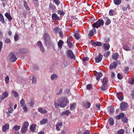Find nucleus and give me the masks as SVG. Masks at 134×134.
Returning a JSON list of instances; mask_svg holds the SVG:
<instances>
[{"label":"nucleus","instance_id":"6ab92c4d","mask_svg":"<svg viewBox=\"0 0 134 134\" xmlns=\"http://www.w3.org/2000/svg\"><path fill=\"white\" fill-rule=\"evenodd\" d=\"M48 122V120L46 118H44L42 119L40 121V125H43L44 124L47 123Z\"/></svg>","mask_w":134,"mask_h":134},{"label":"nucleus","instance_id":"de8ad7c7","mask_svg":"<svg viewBox=\"0 0 134 134\" xmlns=\"http://www.w3.org/2000/svg\"><path fill=\"white\" fill-rule=\"evenodd\" d=\"M20 104L21 106L23 107L24 105L25 104V101L24 99H22L20 101Z\"/></svg>","mask_w":134,"mask_h":134},{"label":"nucleus","instance_id":"9d476101","mask_svg":"<svg viewBox=\"0 0 134 134\" xmlns=\"http://www.w3.org/2000/svg\"><path fill=\"white\" fill-rule=\"evenodd\" d=\"M38 110L41 113L43 114H45L47 113V111L46 110L41 107L39 108L38 109Z\"/></svg>","mask_w":134,"mask_h":134},{"label":"nucleus","instance_id":"cd10ccee","mask_svg":"<svg viewBox=\"0 0 134 134\" xmlns=\"http://www.w3.org/2000/svg\"><path fill=\"white\" fill-rule=\"evenodd\" d=\"M5 15L7 18L8 19L9 21H10L11 20L12 18L10 14L8 13H6L5 14Z\"/></svg>","mask_w":134,"mask_h":134},{"label":"nucleus","instance_id":"5701e85b","mask_svg":"<svg viewBox=\"0 0 134 134\" xmlns=\"http://www.w3.org/2000/svg\"><path fill=\"white\" fill-rule=\"evenodd\" d=\"M108 87L107 84H102V86L100 87L101 90L102 91H105L107 89Z\"/></svg>","mask_w":134,"mask_h":134},{"label":"nucleus","instance_id":"a878e982","mask_svg":"<svg viewBox=\"0 0 134 134\" xmlns=\"http://www.w3.org/2000/svg\"><path fill=\"white\" fill-rule=\"evenodd\" d=\"M91 106V104L90 102H86L84 103L83 106L86 108H88Z\"/></svg>","mask_w":134,"mask_h":134},{"label":"nucleus","instance_id":"f8f14e48","mask_svg":"<svg viewBox=\"0 0 134 134\" xmlns=\"http://www.w3.org/2000/svg\"><path fill=\"white\" fill-rule=\"evenodd\" d=\"M8 96V92L7 91H5L3 93L2 96L1 98V100H3L7 97Z\"/></svg>","mask_w":134,"mask_h":134},{"label":"nucleus","instance_id":"72a5a7b5","mask_svg":"<svg viewBox=\"0 0 134 134\" xmlns=\"http://www.w3.org/2000/svg\"><path fill=\"white\" fill-rule=\"evenodd\" d=\"M124 116V114L122 113H121L119 115H117L116 116V119L119 120L121 118H122V117H123Z\"/></svg>","mask_w":134,"mask_h":134},{"label":"nucleus","instance_id":"f704fd0d","mask_svg":"<svg viewBox=\"0 0 134 134\" xmlns=\"http://www.w3.org/2000/svg\"><path fill=\"white\" fill-rule=\"evenodd\" d=\"M67 42L68 43V46L70 48H71L72 47V43L70 42V39L68 38L67 41Z\"/></svg>","mask_w":134,"mask_h":134},{"label":"nucleus","instance_id":"3c124183","mask_svg":"<svg viewBox=\"0 0 134 134\" xmlns=\"http://www.w3.org/2000/svg\"><path fill=\"white\" fill-rule=\"evenodd\" d=\"M63 90L62 88H60L59 89V91L56 94L57 95H60L62 93Z\"/></svg>","mask_w":134,"mask_h":134},{"label":"nucleus","instance_id":"6e6552de","mask_svg":"<svg viewBox=\"0 0 134 134\" xmlns=\"http://www.w3.org/2000/svg\"><path fill=\"white\" fill-rule=\"evenodd\" d=\"M37 44L41 52H44V49L41 42L40 41L38 42Z\"/></svg>","mask_w":134,"mask_h":134},{"label":"nucleus","instance_id":"2eb2a0df","mask_svg":"<svg viewBox=\"0 0 134 134\" xmlns=\"http://www.w3.org/2000/svg\"><path fill=\"white\" fill-rule=\"evenodd\" d=\"M9 124L8 123L5 124L2 127L3 131V132H5L9 129Z\"/></svg>","mask_w":134,"mask_h":134},{"label":"nucleus","instance_id":"2f4dec72","mask_svg":"<svg viewBox=\"0 0 134 134\" xmlns=\"http://www.w3.org/2000/svg\"><path fill=\"white\" fill-rule=\"evenodd\" d=\"M70 113V111L67 110L65 111H63L61 114L62 115H65L68 116Z\"/></svg>","mask_w":134,"mask_h":134},{"label":"nucleus","instance_id":"a19ab883","mask_svg":"<svg viewBox=\"0 0 134 134\" xmlns=\"http://www.w3.org/2000/svg\"><path fill=\"white\" fill-rule=\"evenodd\" d=\"M23 109L24 112L26 113L28 111V109L25 105L23 106Z\"/></svg>","mask_w":134,"mask_h":134},{"label":"nucleus","instance_id":"c9c22d12","mask_svg":"<svg viewBox=\"0 0 134 134\" xmlns=\"http://www.w3.org/2000/svg\"><path fill=\"white\" fill-rule=\"evenodd\" d=\"M0 21L3 24L5 22L3 16L2 14L0 13Z\"/></svg>","mask_w":134,"mask_h":134},{"label":"nucleus","instance_id":"37998d69","mask_svg":"<svg viewBox=\"0 0 134 134\" xmlns=\"http://www.w3.org/2000/svg\"><path fill=\"white\" fill-rule=\"evenodd\" d=\"M12 94L15 97H17L18 95V93L17 92L14 91H12Z\"/></svg>","mask_w":134,"mask_h":134},{"label":"nucleus","instance_id":"473e14b6","mask_svg":"<svg viewBox=\"0 0 134 134\" xmlns=\"http://www.w3.org/2000/svg\"><path fill=\"white\" fill-rule=\"evenodd\" d=\"M36 125L35 124H34L32 125L30 127V130L31 131L34 132L35 130Z\"/></svg>","mask_w":134,"mask_h":134},{"label":"nucleus","instance_id":"680f3d73","mask_svg":"<svg viewBox=\"0 0 134 134\" xmlns=\"http://www.w3.org/2000/svg\"><path fill=\"white\" fill-rule=\"evenodd\" d=\"M117 77L119 79H122L123 78V76L122 75L119 73L118 74Z\"/></svg>","mask_w":134,"mask_h":134},{"label":"nucleus","instance_id":"49530a36","mask_svg":"<svg viewBox=\"0 0 134 134\" xmlns=\"http://www.w3.org/2000/svg\"><path fill=\"white\" fill-rule=\"evenodd\" d=\"M110 20L107 18V21L105 24V25L106 26L108 25L110 23Z\"/></svg>","mask_w":134,"mask_h":134},{"label":"nucleus","instance_id":"b1692460","mask_svg":"<svg viewBox=\"0 0 134 134\" xmlns=\"http://www.w3.org/2000/svg\"><path fill=\"white\" fill-rule=\"evenodd\" d=\"M103 48L105 50H108L110 47V46L109 44L104 43L103 46Z\"/></svg>","mask_w":134,"mask_h":134},{"label":"nucleus","instance_id":"7ed1b4c3","mask_svg":"<svg viewBox=\"0 0 134 134\" xmlns=\"http://www.w3.org/2000/svg\"><path fill=\"white\" fill-rule=\"evenodd\" d=\"M104 23L103 21L101 19H99L97 21L94 23L92 25L93 27L98 28L100 26H102Z\"/></svg>","mask_w":134,"mask_h":134},{"label":"nucleus","instance_id":"dca6fc26","mask_svg":"<svg viewBox=\"0 0 134 134\" xmlns=\"http://www.w3.org/2000/svg\"><path fill=\"white\" fill-rule=\"evenodd\" d=\"M28 105L31 106H33L34 104V99L32 98H30L29 101L28 102Z\"/></svg>","mask_w":134,"mask_h":134},{"label":"nucleus","instance_id":"c03bdc74","mask_svg":"<svg viewBox=\"0 0 134 134\" xmlns=\"http://www.w3.org/2000/svg\"><path fill=\"white\" fill-rule=\"evenodd\" d=\"M20 126L15 125L13 127V129L15 130H18L20 129Z\"/></svg>","mask_w":134,"mask_h":134},{"label":"nucleus","instance_id":"f257e3e1","mask_svg":"<svg viewBox=\"0 0 134 134\" xmlns=\"http://www.w3.org/2000/svg\"><path fill=\"white\" fill-rule=\"evenodd\" d=\"M68 103L67 99L66 98L62 97L58 100H55L54 104L56 108H58L59 106L61 108H64Z\"/></svg>","mask_w":134,"mask_h":134},{"label":"nucleus","instance_id":"052dcab7","mask_svg":"<svg viewBox=\"0 0 134 134\" xmlns=\"http://www.w3.org/2000/svg\"><path fill=\"white\" fill-rule=\"evenodd\" d=\"M60 30V29L58 27H57L54 30V32L55 33L58 32Z\"/></svg>","mask_w":134,"mask_h":134},{"label":"nucleus","instance_id":"ddd939ff","mask_svg":"<svg viewBox=\"0 0 134 134\" xmlns=\"http://www.w3.org/2000/svg\"><path fill=\"white\" fill-rule=\"evenodd\" d=\"M119 55L117 53H113L112 55V58L113 59L116 60L119 58Z\"/></svg>","mask_w":134,"mask_h":134},{"label":"nucleus","instance_id":"603ef678","mask_svg":"<svg viewBox=\"0 0 134 134\" xmlns=\"http://www.w3.org/2000/svg\"><path fill=\"white\" fill-rule=\"evenodd\" d=\"M87 89L88 90H90L92 88V85L91 84H89L86 85Z\"/></svg>","mask_w":134,"mask_h":134},{"label":"nucleus","instance_id":"864d4df0","mask_svg":"<svg viewBox=\"0 0 134 134\" xmlns=\"http://www.w3.org/2000/svg\"><path fill=\"white\" fill-rule=\"evenodd\" d=\"M110 124L111 126L113 125L114 124V121L113 118H111L109 120Z\"/></svg>","mask_w":134,"mask_h":134},{"label":"nucleus","instance_id":"c756f323","mask_svg":"<svg viewBox=\"0 0 134 134\" xmlns=\"http://www.w3.org/2000/svg\"><path fill=\"white\" fill-rule=\"evenodd\" d=\"M13 109L12 108H9L8 109V111L7 113V115L8 116H10V114L12 113Z\"/></svg>","mask_w":134,"mask_h":134},{"label":"nucleus","instance_id":"393cba45","mask_svg":"<svg viewBox=\"0 0 134 134\" xmlns=\"http://www.w3.org/2000/svg\"><path fill=\"white\" fill-rule=\"evenodd\" d=\"M28 50L25 48H21L19 50V52L21 53H24L28 52Z\"/></svg>","mask_w":134,"mask_h":134},{"label":"nucleus","instance_id":"e433bc0d","mask_svg":"<svg viewBox=\"0 0 134 134\" xmlns=\"http://www.w3.org/2000/svg\"><path fill=\"white\" fill-rule=\"evenodd\" d=\"M76 104L75 103H73L70 104V108L71 110H74L76 107Z\"/></svg>","mask_w":134,"mask_h":134},{"label":"nucleus","instance_id":"0eeeda50","mask_svg":"<svg viewBox=\"0 0 134 134\" xmlns=\"http://www.w3.org/2000/svg\"><path fill=\"white\" fill-rule=\"evenodd\" d=\"M68 56L71 59H74L75 58V55L73 54L72 51L71 50L68 51L67 52Z\"/></svg>","mask_w":134,"mask_h":134},{"label":"nucleus","instance_id":"4c0bfd02","mask_svg":"<svg viewBox=\"0 0 134 134\" xmlns=\"http://www.w3.org/2000/svg\"><path fill=\"white\" fill-rule=\"evenodd\" d=\"M102 84H107L108 83L107 79L106 77L104 78L102 80Z\"/></svg>","mask_w":134,"mask_h":134},{"label":"nucleus","instance_id":"4468645a","mask_svg":"<svg viewBox=\"0 0 134 134\" xmlns=\"http://www.w3.org/2000/svg\"><path fill=\"white\" fill-rule=\"evenodd\" d=\"M117 97L118 99L120 101H122L123 99V96L122 95L121 92H118L117 93Z\"/></svg>","mask_w":134,"mask_h":134},{"label":"nucleus","instance_id":"f03ea898","mask_svg":"<svg viewBox=\"0 0 134 134\" xmlns=\"http://www.w3.org/2000/svg\"><path fill=\"white\" fill-rule=\"evenodd\" d=\"M43 37L44 42L46 45L48 47H54V44L51 40L50 37L48 34L47 32H44Z\"/></svg>","mask_w":134,"mask_h":134},{"label":"nucleus","instance_id":"412c9836","mask_svg":"<svg viewBox=\"0 0 134 134\" xmlns=\"http://www.w3.org/2000/svg\"><path fill=\"white\" fill-rule=\"evenodd\" d=\"M103 74L101 72H97L96 74V79L97 81L99 80L100 77L102 76Z\"/></svg>","mask_w":134,"mask_h":134},{"label":"nucleus","instance_id":"6e6d98bb","mask_svg":"<svg viewBox=\"0 0 134 134\" xmlns=\"http://www.w3.org/2000/svg\"><path fill=\"white\" fill-rule=\"evenodd\" d=\"M55 4L57 5H58L60 3V1L59 0H53Z\"/></svg>","mask_w":134,"mask_h":134},{"label":"nucleus","instance_id":"338daca9","mask_svg":"<svg viewBox=\"0 0 134 134\" xmlns=\"http://www.w3.org/2000/svg\"><path fill=\"white\" fill-rule=\"evenodd\" d=\"M90 132L88 130H86L82 134H90Z\"/></svg>","mask_w":134,"mask_h":134},{"label":"nucleus","instance_id":"aec40b11","mask_svg":"<svg viewBox=\"0 0 134 134\" xmlns=\"http://www.w3.org/2000/svg\"><path fill=\"white\" fill-rule=\"evenodd\" d=\"M117 66V64L115 62L112 63L110 66V68L111 69H115Z\"/></svg>","mask_w":134,"mask_h":134},{"label":"nucleus","instance_id":"bf43d9fd","mask_svg":"<svg viewBox=\"0 0 134 134\" xmlns=\"http://www.w3.org/2000/svg\"><path fill=\"white\" fill-rule=\"evenodd\" d=\"M109 113H112L114 112V109L113 108L111 107H109Z\"/></svg>","mask_w":134,"mask_h":134},{"label":"nucleus","instance_id":"e2e57ef3","mask_svg":"<svg viewBox=\"0 0 134 134\" xmlns=\"http://www.w3.org/2000/svg\"><path fill=\"white\" fill-rule=\"evenodd\" d=\"M58 13L61 15H62L64 14V12L63 10H60L58 11Z\"/></svg>","mask_w":134,"mask_h":134},{"label":"nucleus","instance_id":"a18cd8bd","mask_svg":"<svg viewBox=\"0 0 134 134\" xmlns=\"http://www.w3.org/2000/svg\"><path fill=\"white\" fill-rule=\"evenodd\" d=\"M74 36L75 38L77 40H78L80 38L79 34L77 33H76L74 34Z\"/></svg>","mask_w":134,"mask_h":134},{"label":"nucleus","instance_id":"423d86ee","mask_svg":"<svg viewBox=\"0 0 134 134\" xmlns=\"http://www.w3.org/2000/svg\"><path fill=\"white\" fill-rule=\"evenodd\" d=\"M9 57L10 61L12 62H15L17 59L15 54L13 53H11L9 55Z\"/></svg>","mask_w":134,"mask_h":134},{"label":"nucleus","instance_id":"bb28decb","mask_svg":"<svg viewBox=\"0 0 134 134\" xmlns=\"http://www.w3.org/2000/svg\"><path fill=\"white\" fill-rule=\"evenodd\" d=\"M64 42L63 41L60 40L58 43V46L59 48L61 49L62 46Z\"/></svg>","mask_w":134,"mask_h":134},{"label":"nucleus","instance_id":"7c9ffc66","mask_svg":"<svg viewBox=\"0 0 134 134\" xmlns=\"http://www.w3.org/2000/svg\"><path fill=\"white\" fill-rule=\"evenodd\" d=\"M114 4L116 5H120L121 2V0H113Z\"/></svg>","mask_w":134,"mask_h":134},{"label":"nucleus","instance_id":"ea45409f","mask_svg":"<svg viewBox=\"0 0 134 134\" xmlns=\"http://www.w3.org/2000/svg\"><path fill=\"white\" fill-rule=\"evenodd\" d=\"M24 7L26 9L29 10V8L28 7V5L26 1H24Z\"/></svg>","mask_w":134,"mask_h":134},{"label":"nucleus","instance_id":"58836bf2","mask_svg":"<svg viewBox=\"0 0 134 134\" xmlns=\"http://www.w3.org/2000/svg\"><path fill=\"white\" fill-rule=\"evenodd\" d=\"M123 49L126 51H129L130 50V48L127 45H125L123 47Z\"/></svg>","mask_w":134,"mask_h":134},{"label":"nucleus","instance_id":"774afa93","mask_svg":"<svg viewBox=\"0 0 134 134\" xmlns=\"http://www.w3.org/2000/svg\"><path fill=\"white\" fill-rule=\"evenodd\" d=\"M129 83L131 85L133 84L134 83V79L130 80L129 82Z\"/></svg>","mask_w":134,"mask_h":134},{"label":"nucleus","instance_id":"13d9d810","mask_svg":"<svg viewBox=\"0 0 134 134\" xmlns=\"http://www.w3.org/2000/svg\"><path fill=\"white\" fill-rule=\"evenodd\" d=\"M114 10L111 9L109 11V14L110 16H112L114 14Z\"/></svg>","mask_w":134,"mask_h":134},{"label":"nucleus","instance_id":"4be33fe9","mask_svg":"<svg viewBox=\"0 0 134 134\" xmlns=\"http://www.w3.org/2000/svg\"><path fill=\"white\" fill-rule=\"evenodd\" d=\"M57 78V76L56 74H54L52 75L51 76V80L53 81L56 80Z\"/></svg>","mask_w":134,"mask_h":134},{"label":"nucleus","instance_id":"1a4fd4ad","mask_svg":"<svg viewBox=\"0 0 134 134\" xmlns=\"http://www.w3.org/2000/svg\"><path fill=\"white\" fill-rule=\"evenodd\" d=\"M103 56L100 54H99L95 58L96 62L97 63H99L102 58Z\"/></svg>","mask_w":134,"mask_h":134},{"label":"nucleus","instance_id":"a211bd4d","mask_svg":"<svg viewBox=\"0 0 134 134\" xmlns=\"http://www.w3.org/2000/svg\"><path fill=\"white\" fill-rule=\"evenodd\" d=\"M52 17L53 19L55 20H60L59 17L55 13H53L52 14Z\"/></svg>","mask_w":134,"mask_h":134},{"label":"nucleus","instance_id":"0e129e2a","mask_svg":"<svg viewBox=\"0 0 134 134\" xmlns=\"http://www.w3.org/2000/svg\"><path fill=\"white\" fill-rule=\"evenodd\" d=\"M88 60L89 58L87 57H86L82 58V61L84 62H86V61H88Z\"/></svg>","mask_w":134,"mask_h":134},{"label":"nucleus","instance_id":"20e7f679","mask_svg":"<svg viewBox=\"0 0 134 134\" xmlns=\"http://www.w3.org/2000/svg\"><path fill=\"white\" fill-rule=\"evenodd\" d=\"M29 125V122H25L21 128V132L23 133H25Z\"/></svg>","mask_w":134,"mask_h":134},{"label":"nucleus","instance_id":"09e8293b","mask_svg":"<svg viewBox=\"0 0 134 134\" xmlns=\"http://www.w3.org/2000/svg\"><path fill=\"white\" fill-rule=\"evenodd\" d=\"M102 45V43L100 42L97 41L96 42L95 46H101Z\"/></svg>","mask_w":134,"mask_h":134},{"label":"nucleus","instance_id":"4d7b16f0","mask_svg":"<svg viewBox=\"0 0 134 134\" xmlns=\"http://www.w3.org/2000/svg\"><path fill=\"white\" fill-rule=\"evenodd\" d=\"M32 83H36V78L34 77H33L32 79Z\"/></svg>","mask_w":134,"mask_h":134},{"label":"nucleus","instance_id":"9b49d317","mask_svg":"<svg viewBox=\"0 0 134 134\" xmlns=\"http://www.w3.org/2000/svg\"><path fill=\"white\" fill-rule=\"evenodd\" d=\"M95 28L94 27H93L92 30L90 31L88 34L89 36L91 37L93 36L94 34L96 33V30Z\"/></svg>","mask_w":134,"mask_h":134},{"label":"nucleus","instance_id":"f3484780","mask_svg":"<svg viewBox=\"0 0 134 134\" xmlns=\"http://www.w3.org/2000/svg\"><path fill=\"white\" fill-rule=\"evenodd\" d=\"M63 124L62 122L57 123L55 125L56 129L57 131H59L60 130V127H62Z\"/></svg>","mask_w":134,"mask_h":134},{"label":"nucleus","instance_id":"5fc2aeb1","mask_svg":"<svg viewBox=\"0 0 134 134\" xmlns=\"http://www.w3.org/2000/svg\"><path fill=\"white\" fill-rule=\"evenodd\" d=\"M9 78L8 76H7L5 78V81L6 83H8L9 81Z\"/></svg>","mask_w":134,"mask_h":134},{"label":"nucleus","instance_id":"69168bd1","mask_svg":"<svg viewBox=\"0 0 134 134\" xmlns=\"http://www.w3.org/2000/svg\"><path fill=\"white\" fill-rule=\"evenodd\" d=\"M11 42V41L9 38H6L5 40V42L6 43H10Z\"/></svg>","mask_w":134,"mask_h":134},{"label":"nucleus","instance_id":"c85d7f7f","mask_svg":"<svg viewBox=\"0 0 134 134\" xmlns=\"http://www.w3.org/2000/svg\"><path fill=\"white\" fill-rule=\"evenodd\" d=\"M122 122L125 123H127L128 121L127 118L124 116H124L122 118Z\"/></svg>","mask_w":134,"mask_h":134},{"label":"nucleus","instance_id":"79ce46f5","mask_svg":"<svg viewBox=\"0 0 134 134\" xmlns=\"http://www.w3.org/2000/svg\"><path fill=\"white\" fill-rule=\"evenodd\" d=\"M124 130L121 129L118 131V134H124Z\"/></svg>","mask_w":134,"mask_h":134},{"label":"nucleus","instance_id":"8fccbe9b","mask_svg":"<svg viewBox=\"0 0 134 134\" xmlns=\"http://www.w3.org/2000/svg\"><path fill=\"white\" fill-rule=\"evenodd\" d=\"M19 38L18 35L17 34H15L14 36V38L15 41H18Z\"/></svg>","mask_w":134,"mask_h":134},{"label":"nucleus","instance_id":"39448f33","mask_svg":"<svg viewBox=\"0 0 134 134\" xmlns=\"http://www.w3.org/2000/svg\"><path fill=\"white\" fill-rule=\"evenodd\" d=\"M128 106V104L127 103L122 102L120 104V109L122 110H126L127 109Z\"/></svg>","mask_w":134,"mask_h":134}]
</instances>
